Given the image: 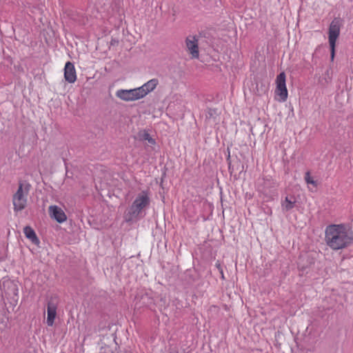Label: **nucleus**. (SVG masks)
I'll return each mask as SVG.
<instances>
[{
    "label": "nucleus",
    "instance_id": "1",
    "mask_svg": "<svg viewBox=\"0 0 353 353\" xmlns=\"http://www.w3.org/2000/svg\"><path fill=\"white\" fill-rule=\"evenodd\" d=\"M325 241L332 250H341L352 243L353 233L344 224H332L325 228Z\"/></svg>",
    "mask_w": 353,
    "mask_h": 353
},
{
    "label": "nucleus",
    "instance_id": "2",
    "mask_svg": "<svg viewBox=\"0 0 353 353\" xmlns=\"http://www.w3.org/2000/svg\"><path fill=\"white\" fill-rule=\"evenodd\" d=\"M150 196L148 191L143 190L138 193L132 204L126 210L124 218L128 222L137 221L143 219L150 205Z\"/></svg>",
    "mask_w": 353,
    "mask_h": 353
},
{
    "label": "nucleus",
    "instance_id": "3",
    "mask_svg": "<svg viewBox=\"0 0 353 353\" xmlns=\"http://www.w3.org/2000/svg\"><path fill=\"white\" fill-rule=\"evenodd\" d=\"M31 185L28 183H19V188L12 197L14 211H21L27 205V196Z\"/></svg>",
    "mask_w": 353,
    "mask_h": 353
},
{
    "label": "nucleus",
    "instance_id": "4",
    "mask_svg": "<svg viewBox=\"0 0 353 353\" xmlns=\"http://www.w3.org/2000/svg\"><path fill=\"white\" fill-rule=\"evenodd\" d=\"M341 30L340 21L338 19H334L330 23L329 27V44L331 50V60L333 61L335 55V46L336 42L339 37Z\"/></svg>",
    "mask_w": 353,
    "mask_h": 353
},
{
    "label": "nucleus",
    "instance_id": "5",
    "mask_svg": "<svg viewBox=\"0 0 353 353\" xmlns=\"http://www.w3.org/2000/svg\"><path fill=\"white\" fill-rule=\"evenodd\" d=\"M115 95L124 101H133L143 98L138 88L130 90L120 89L116 92Z\"/></svg>",
    "mask_w": 353,
    "mask_h": 353
},
{
    "label": "nucleus",
    "instance_id": "6",
    "mask_svg": "<svg viewBox=\"0 0 353 353\" xmlns=\"http://www.w3.org/2000/svg\"><path fill=\"white\" fill-rule=\"evenodd\" d=\"M185 48L192 59L199 57V39L195 35H189L185 39Z\"/></svg>",
    "mask_w": 353,
    "mask_h": 353
},
{
    "label": "nucleus",
    "instance_id": "7",
    "mask_svg": "<svg viewBox=\"0 0 353 353\" xmlns=\"http://www.w3.org/2000/svg\"><path fill=\"white\" fill-rule=\"evenodd\" d=\"M276 93L279 96L281 101H285L288 98V90L285 85V74L284 72L280 73L276 77Z\"/></svg>",
    "mask_w": 353,
    "mask_h": 353
},
{
    "label": "nucleus",
    "instance_id": "8",
    "mask_svg": "<svg viewBox=\"0 0 353 353\" xmlns=\"http://www.w3.org/2000/svg\"><path fill=\"white\" fill-rule=\"evenodd\" d=\"M50 216L55 219L58 223H63L67 219V216L63 210L57 205H50L48 208Z\"/></svg>",
    "mask_w": 353,
    "mask_h": 353
},
{
    "label": "nucleus",
    "instance_id": "9",
    "mask_svg": "<svg viewBox=\"0 0 353 353\" xmlns=\"http://www.w3.org/2000/svg\"><path fill=\"white\" fill-rule=\"evenodd\" d=\"M57 302L52 299H50L48 303L47 307V324L48 326H52L54 324V321L57 316Z\"/></svg>",
    "mask_w": 353,
    "mask_h": 353
},
{
    "label": "nucleus",
    "instance_id": "10",
    "mask_svg": "<svg viewBox=\"0 0 353 353\" xmlns=\"http://www.w3.org/2000/svg\"><path fill=\"white\" fill-rule=\"evenodd\" d=\"M64 78L66 81L73 83L77 80V73L72 63L68 61L64 68Z\"/></svg>",
    "mask_w": 353,
    "mask_h": 353
},
{
    "label": "nucleus",
    "instance_id": "11",
    "mask_svg": "<svg viewBox=\"0 0 353 353\" xmlns=\"http://www.w3.org/2000/svg\"><path fill=\"white\" fill-rule=\"evenodd\" d=\"M159 84V81L157 79H152L144 83L143 85L138 88L139 92L143 98L148 93L153 91L157 85Z\"/></svg>",
    "mask_w": 353,
    "mask_h": 353
},
{
    "label": "nucleus",
    "instance_id": "12",
    "mask_svg": "<svg viewBox=\"0 0 353 353\" xmlns=\"http://www.w3.org/2000/svg\"><path fill=\"white\" fill-rule=\"evenodd\" d=\"M23 232L26 237L30 239L33 243L36 245L39 243V240L37 238L35 232L31 227L26 226L23 229Z\"/></svg>",
    "mask_w": 353,
    "mask_h": 353
},
{
    "label": "nucleus",
    "instance_id": "13",
    "mask_svg": "<svg viewBox=\"0 0 353 353\" xmlns=\"http://www.w3.org/2000/svg\"><path fill=\"white\" fill-rule=\"evenodd\" d=\"M219 116V112L217 109L215 108H208L205 112V120L212 124L214 123L216 121V118Z\"/></svg>",
    "mask_w": 353,
    "mask_h": 353
},
{
    "label": "nucleus",
    "instance_id": "14",
    "mask_svg": "<svg viewBox=\"0 0 353 353\" xmlns=\"http://www.w3.org/2000/svg\"><path fill=\"white\" fill-rule=\"evenodd\" d=\"M295 203L296 200L293 196H286L281 203L282 210L285 212L290 211L294 207Z\"/></svg>",
    "mask_w": 353,
    "mask_h": 353
},
{
    "label": "nucleus",
    "instance_id": "15",
    "mask_svg": "<svg viewBox=\"0 0 353 353\" xmlns=\"http://www.w3.org/2000/svg\"><path fill=\"white\" fill-rule=\"evenodd\" d=\"M138 137L140 141H148V143L150 145H154L156 143L155 140L152 138L149 133L145 130L140 131L138 133Z\"/></svg>",
    "mask_w": 353,
    "mask_h": 353
},
{
    "label": "nucleus",
    "instance_id": "16",
    "mask_svg": "<svg viewBox=\"0 0 353 353\" xmlns=\"http://www.w3.org/2000/svg\"><path fill=\"white\" fill-rule=\"evenodd\" d=\"M305 180L307 183H310L313 185L314 187L317 186L316 181H314L313 179L310 176V174L309 172H307L305 175Z\"/></svg>",
    "mask_w": 353,
    "mask_h": 353
},
{
    "label": "nucleus",
    "instance_id": "17",
    "mask_svg": "<svg viewBox=\"0 0 353 353\" xmlns=\"http://www.w3.org/2000/svg\"><path fill=\"white\" fill-rule=\"evenodd\" d=\"M267 90H268V88L264 84L261 83L260 88H259L258 84L256 85V92L259 95H261V94L265 93L267 92Z\"/></svg>",
    "mask_w": 353,
    "mask_h": 353
},
{
    "label": "nucleus",
    "instance_id": "18",
    "mask_svg": "<svg viewBox=\"0 0 353 353\" xmlns=\"http://www.w3.org/2000/svg\"><path fill=\"white\" fill-rule=\"evenodd\" d=\"M216 267L218 268V270H219V271H221V270H222V268H221V264H220V263H216Z\"/></svg>",
    "mask_w": 353,
    "mask_h": 353
},
{
    "label": "nucleus",
    "instance_id": "19",
    "mask_svg": "<svg viewBox=\"0 0 353 353\" xmlns=\"http://www.w3.org/2000/svg\"><path fill=\"white\" fill-rule=\"evenodd\" d=\"M219 272L221 273V278L224 279V275H223V270H221V271H219Z\"/></svg>",
    "mask_w": 353,
    "mask_h": 353
}]
</instances>
